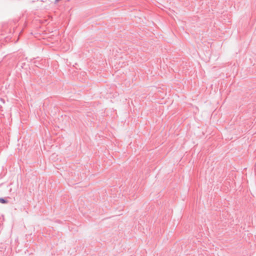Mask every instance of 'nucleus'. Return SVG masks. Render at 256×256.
<instances>
[{
  "label": "nucleus",
  "mask_w": 256,
  "mask_h": 256,
  "mask_svg": "<svg viewBox=\"0 0 256 256\" xmlns=\"http://www.w3.org/2000/svg\"><path fill=\"white\" fill-rule=\"evenodd\" d=\"M8 202V200L5 198H0V203L2 204H7Z\"/></svg>",
  "instance_id": "1"
}]
</instances>
